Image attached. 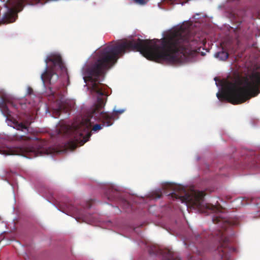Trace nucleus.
Here are the masks:
<instances>
[{"mask_svg":"<svg viewBox=\"0 0 260 260\" xmlns=\"http://www.w3.org/2000/svg\"><path fill=\"white\" fill-rule=\"evenodd\" d=\"M67 208L68 211L71 213L76 214L79 216H81L80 214V211L78 208L74 207L72 205H68Z\"/></svg>","mask_w":260,"mask_h":260,"instance_id":"2eb2a0df","label":"nucleus"},{"mask_svg":"<svg viewBox=\"0 0 260 260\" xmlns=\"http://www.w3.org/2000/svg\"><path fill=\"white\" fill-rule=\"evenodd\" d=\"M148 1L149 0H134L135 3L141 5L146 4Z\"/></svg>","mask_w":260,"mask_h":260,"instance_id":"6ab92c4d","label":"nucleus"},{"mask_svg":"<svg viewBox=\"0 0 260 260\" xmlns=\"http://www.w3.org/2000/svg\"><path fill=\"white\" fill-rule=\"evenodd\" d=\"M8 104L20 113L22 114L27 111V105L26 103L23 102L22 101L19 103H17L16 102H10L8 103Z\"/></svg>","mask_w":260,"mask_h":260,"instance_id":"6e6552de","label":"nucleus"},{"mask_svg":"<svg viewBox=\"0 0 260 260\" xmlns=\"http://www.w3.org/2000/svg\"><path fill=\"white\" fill-rule=\"evenodd\" d=\"M260 68L245 77H238L234 82H229L226 90L217 92L216 96L221 101H226L234 104L243 103L259 92Z\"/></svg>","mask_w":260,"mask_h":260,"instance_id":"7ed1b4c3","label":"nucleus"},{"mask_svg":"<svg viewBox=\"0 0 260 260\" xmlns=\"http://www.w3.org/2000/svg\"><path fill=\"white\" fill-rule=\"evenodd\" d=\"M175 1H176V0H170V1H171V2H175Z\"/></svg>","mask_w":260,"mask_h":260,"instance_id":"b1692460","label":"nucleus"},{"mask_svg":"<svg viewBox=\"0 0 260 260\" xmlns=\"http://www.w3.org/2000/svg\"><path fill=\"white\" fill-rule=\"evenodd\" d=\"M33 146L29 148L12 147L6 148L0 150V153L4 155H22L24 151L34 152L35 155L38 156L45 153V143L42 141H37L33 144Z\"/></svg>","mask_w":260,"mask_h":260,"instance_id":"423d86ee","label":"nucleus"},{"mask_svg":"<svg viewBox=\"0 0 260 260\" xmlns=\"http://www.w3.org/2000/svg\"><path fill=\"white\" fill-rule=\"evenodd\" d=\"M189 22L183 23L174 28L161 41L158 39H132L124 40L115 45L110 44L99 50L94 56V60L85 69L83 78L91 92L98 94L97 101L90 114V118L83 126L88 129L91 125V119L94 117L101 121L103 125L109 126L124 110H114L112 113L104 112L108 92L107 85L101 83L106 72L117 61L119 55L126 51H139L147 59L157 62L165 61L171 64L181 62L189 54L191 49L198 44V40L190 31Z\"/></svg>","mask_w":260,"mask_h":260,"instance_id":"f257e3e1","label":"nucleus"},{"mask_svg":"<svg viewBox=\"0 0 260 260\" xmlns=\"http://www.w3.org/2000/svg\"><path fill=\"white\" fill-rule=\"evenodd\" d=\"M45 62L46 64L45 70L41 76L44 83H48L51 84L53 76H55L56 79L58 78V72L59 71L60 73L67 72V68L60 55L51 54L47 56L45 59Z\"/></svg>","mask_w":260,"mask_h":260,"instance_id":"39448f33","label":"nucleus"},{"mask_svg":"<svg viewBox=\"0 0 260 260\" xmlns=\"http://www.w3.org/2000/svg\"><path fill=\"white\" fill-rule=\"evenodd\" d=\"M173 192L169 195L175 199L180 200L182 203L190 204L199 208L204 207L205 213H213L212 221L214 223L218 224L220 230H218L215 234L214 239L219 244L217 249L218 258L227 259L228 255L226 247L229 244L225 231L231 225V223L222 216L219 212L220 208L210 204H203L205 193L202 191H194L191 193L186 192V189L181 185H174L172 186Z\"/></svg>","mask_w":260,"mask_h":260,"instance_id":"f03ea898","label":"nucleus"},{"mask_svg":"<svg viewBox=\"0 0 260 260\" xmlns=\"http://www.w3.org/2000/svg\"><path fill=\"white\" fill-rule=\"evenodd\" d=\"M187 260H201V259L195 257L194 255H189L188 256Z\"/></svg>","mask_w":260,"mask_h":260,"instance_id":"aec40b11","label":"nucleus"},{"mask_svg":"<svg viewBox=\"0 0 260 260\" xmlns=\"http://www.w3.org/2000/svg\"><path fill=\"white\" fill-rule=\"evenodd\" d=\"M34 91L31 87H28L27 88V94L30 95L33 94Z\"/></svg>","mask_w":260,"mask_h":260,"instance_id":"412c9836","label":"nucleus"},{"mask_svg":"<svg viewBox=\"0 0 260 260\" xmlns=\"http://www.w3.org/2000/svg\"><path fill=\"white\" fill-rule=\"evenodd\" d=\"M14 128H16L18 131H21L24 132L25 133H27L28 132V127L25 124L22 122H18V121L14 120L13 121Z\"/></svg>","mask_w":260,"mask_h":260,"instance_id":"9b49d317","label":"nucleus"},{"mask_svg":"<svg viewBox=\"0 0 260 260\" xmlns=\"http://www.w3.org/2000/svg\"><path fill=\"white\" fill-rule=\"evenodd\" d=\"M214 56L221 60H225L229 57V53L222 50L221 51L216 53Z\"/></svg>","mask_w":260,"mask_h":260,"instance_id":"4468645a","label":"nucleus"},{"mask_svg":"<svg viewBox=\"0 0 260 260\" xmlns=\"http://www.w3.org/2000/svg\"><path fill=\"white\" fill-rule=\"evenodd\" d=\"M69 111V108L67 104L63 101H59L57 103V107L55 109V114L56 116H59L61 113H67Z\"/></svg>","mask_w":260,"mask_h":260,"instance_id":"1a4fd4ad","label":"nucleus"},{"mask_svg":"<svg viewBox=\"0 0 260 260\" xmlns=\"http://www.w3.org/2000/svg\"><path fill=\"white\" fill-rule=\"evenodd\" d=\"M94 108V106L91 109V111L88 113L86 117L82 119L81 121L79 123H74L72 125H65L63 126V132H62L61 130H59L58 134H64L71 137L70 140L66 145L67 149L73 150L75 149L78 145H83L85 143L89 140V138L91 136V132H90V127L95 121H97L101 122L102 124H95L92 130L96 132L102 129L103 123L101 121L96 119L95 120L94 117L91 119V125L89 127L88 129H85L83 126L85 121L88 118H90V114Z\"/></svg>","mask_w":260,"mask_h":260,"instance_id":"20e7f679","label":"nucleus"},{"mask_svg":"<svg viewBox=\"0 0 260 260\" xmlns=\"http://www.w3.org/2000/svg\"><path fill=\"white\" fill-rule=\"evenodd\" d=\"M161 197V193H157L156 196V198L159 199V198H160Z\"/></svg>","mask_w":260,"mask_h":260,"instance_id":"5701e85b","label":"nucleus"},{"mask_svg":"<svg viewBox=\"0 0 260 260\" xmlns=\"http://www.w3.org/2000/svg\"><path fill=\"white\" fill-rule=\"evenodd\" d=\"M10 101H8L7 103H5L2 107V112L4 115L8 119L11 116V111L8 108V107L10 106L8 104V103ZM11 107H12L11 106Z\"/></svg>","mask_w":260,"mask_h":260,"instance_id":"ddd939ff","label":"nucleus"},{"mask_svg":"<svg viewBox=\"0 0 260 260\" xmlns=\"http://www.w3.org/2000/svg\"><path fill=\"white\" fill-rule=\"evenodd\" d=\"M202 238V236L200 235H197L194 236V241L193 242V243L196 245H193V247L194 249H191L193 252L197 253L199 255H201L202 254V252L200 250H199L200 247H198L197 244H199L201 242Z\"/></svg>","mask_w":260,"mask_h":260,"instance_id":"9d476101","label":"nucleus"},{"mask_svg":"<svg viewBox=\"0 0 260 260\" xmlns=\"http://www.w3.org/2000/svg\"><path fill=\"white\" fill-rule=\"evenodd\" d=\"M92 202V201L91 200V201H89L87 203L86 207L87 208H90L91 207V202Z\"/></svg>","mask_w":260,"mask_h":260,"instance_id":"4be33fe9","label":"nucleus"},{"mask_svg":"<svg viewBox=\"0 0 260 260\" xmlns=\"http://www.w3.org/2000/svg\"><path fill=\"white\" fill-rule=\"evenodd\" d=\"M253 159L254 160L251 162L250 167L254 168L260 167V158H259L258 157L255 156Z\"/></svg>","mask_w":260,"mask_h":260,"instance_id":"a211bd4d","label":"nucleus"},{"mask_svg":"<svg viewBox=\"0 0 260 260\" xmlns=\"http://www.w3.org/2000/svg\"><path fill=\"white\" fill-rule=\"evenodd\" d=\"M148 251L150 255H156L159 253H161L162 254V260H181L179 257L170 250L165 249L161 251L155 245H150Z\"/></svg>","mask_w":260,"mask_h":260,"instance_id":"0eeeda50","label":"nucleus"},{"mask_svg":"<svg viewBox=\"0 0 260 260\" xmlns=\"http://www.w3.org/2000/svg\"><path fill=\"white\" fill-rule=\"evenodd\" d=\"M12 139L15 141L20 142L22 143L24 145L26 144L27 142H29L31 139V138L29 137L24 135L19 136L16 134L13 136Z\"/></svg>","mask_w":260,"mask_h":260,"instance_id":"f8f14e48","label":"nucleus"},{"mask_svg":"<svg viewBox=\"0 0 260 260\" xmlns=\"http://www.w3.org/2000/svg\"><path fill=\"white\" fill-rule=\"evenodd\" d=\"M259 215H260V212L259 213Z\"/></svg>","mask_w":260,"mask_h":260,"instance_id":"393cba45","label":"nucleus"},{"mask_svg":"<svg viewBox=\"0 0 260 260\" xmlns=\"http://www.w3.org/2000/svg\"><path fill=\"white\" fill-rule=\"evenodd\" d=\"M118 192L115 190H111V192L108 193L107 192L106 196L108 200L113 201L116 200Z\"/></svg>","mask_w":260,"mask_h":260,"instance_id":"f3484780","label":"nucleus"},{"mask_svg":"<svg viewBox=\"0 0 260 260\" xmlns=\"http://www.w3.org/2000/svg\"><path fill=\"white\" fill-rule=\"evenodd\" d=\"M119 204L124 209H128L131 207L130 203L124 199H119Z\"/></svg>","mask_w":260,"mask_h":260,"instance_id":"dca6fc26","label":"nucleus"}]
</instances>
